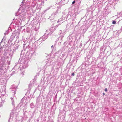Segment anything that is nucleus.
<instances>
[{
	"mask_svg": "<svg viewBox=\"0 0 122 122\" xmlns=\"http://www.w3.org/2000/svg\"><path fill=\"white\" fill-rule=\"evenodd\" d=\"M116 23V22L115 21H113L112 22V23L114 24H115Z\"/></svg>",
	"mask_w": 122,
	"mask_h": 122,
	"instance_id": "obj_1",
	"label": "nucleus"
},
{
	"mask_svg": "<svg viewBox=\"0 0 122 122\" xmlns=\"http://www.w3.org/2000/svg\"><path fill=\"white\" fill-rule=\"evenodd\" d=\"M75 0H74L73 1L72 3V4H74L75 3Z\"/></svg>",
	"mask_w": 122,
	"mask_h": 122,
	"instance_id": "obj_2",
	"label": "nucleus"
},
{
	"mask_svg": "<svg viewBox=\"0 0 122 122\" xmlns=\"http://www.w3.org/2000/svg\"><path fill=\"white\" fill-rule=\"evenodd\" d=\"M105 91L107 92V88H105Z\"/></svg>",
	"mask_w": 122,
	"mask_h": 122,
	"instance_id": "obj_3",
	"label": "nucleus"
},
{
	"mask_svg": "<svg viewBox=\"0 0 122 122\" xmlns=\"http://www.w3.org/2000/svg\"><path fill=\"white\" fill-rule=\"evenodd\" d=\"M72 75L74 76V73H72Z\"/></svg>",
	"mask_w": 122,
	"mask_h": 122,
	"instance_id": "obj_4",
	"label": "nucleus"
},
{
	"mask_svg": "<svg viewBox=\"0 0 122 122\" xmlns=\"http://www.w3.org/2000/svg\"><path fill=\"white\" fill-rule=\"evenodd\" d=\"M53 47V45H52L51 46V47Z\"/></svg>",
	"mask_w": 122,
	"mask_h": 122,
	"instance_id": "obj_5",
	"label": "nucleus"
},
{
	"mask_svg": "<svg viewBox=\"0 0 122 122\" xmlns=\"http://www.w3.org/2000/svg\"><path fill=\"white\" fill-rule=\"evenodd\" d=\"M105 95V94L104 93H103V95Z\"/></svg>",
	"mask_w": 122,
	"mask_h": 122,
	"instance_id": "obj_6",
	"label": "nucleus"
}]
</instances>
